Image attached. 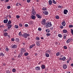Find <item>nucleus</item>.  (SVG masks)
<instances>
[{
	"label": "nucleus",
	"instance_id": "obj_1",
	"mask_svg": "<svg viewBox=\"0 0 73 73\" xmlns=\"http://www.w3.org/2000/svg\"><path fill=\"white\" fill-rule=\"evenodd\" d=\"M52 25V23H51V22H47L45 25V26L46 28H49V27H51Z\"/></svg>",
	"mask_w": 73,
	"mask_h": 73
},
{
	"label": "nucleus",
	"instance_id": "obj_2",
	"mask_svg": "<svg viewBox=\"0 0 73 73\" xmlns=\"http://www.w3.org/2000/svg\"><path fill=\"white\" fill-rule=\"evenodd\" d=\"M30 36V35L29 34H28L26 33H24L23 34V37H24V38H27L28 37H29Z\"/></svg>",
	"mask_w": 73,
	"mask_h": 73
},
{
	"label": "nucleus",
	"instance_id": "obj_3",
	"mask_svg": "<svg viewBox=\"0 0 73 73\" xmlns=\"http://www.w3.org/2000/svg\"><path fill=\"white\" fill-rule=\"evenodd\" d=\"M32 13L33 15L34 16H35L36 14V11H35V10L34 9H32Z\"/></svg>",
	"mask_w": 73,
	"mask_h": 73
},
{
	"label": "nucleus",
	"instance_id": "obj_4",
	"mask_svg": "<svg viewBox=\"0 0 73 73\" xmlns=\"http://www.w3.org/2000/svg\"><path fill=\"white\" fill-rule=\"evenodd\" d=\"M46 20L44 19H43L41 22L42 24L44 25L46 24Z\"/></svg>",
	"mask_w": 73,
	"mask_h": 73
},
{
	"label": "nucleus",
	"instance_id": "obj_5",
	"mask_svg": "<svg viewBox=\"0 0 73 73\" xmlns=\"http://www.w3.org/2000/svg\"><path fill=\"white\" fill-rule=\"evenodd\" d=\"M6 25L7 27H8V29H10V28H11V27H12V25H11V24L8 25V24H6Z\"/></svg>",
	"mask_w": 73,
	"mask_h": 73
},
{
	"label": "nucleus",
	"instance_id": "obj_6",
	"mask_svg": "<svg viewBox=\"0 0 73 73\" xmlns=\"http://www.w3.org/2000/svg\"><path fill=\"white\" fill-rule=\"evenodd\" d=\"M67 67H68V66L66 64H64L63 65V67L64 69H66L67 68Z\"/></svg>",
	"mask_w": 73,
	"mask_h": 73
},
{
	"label": "nucleus",
	"instance_id": "obj_7",
	"mask_svg": "<svg viewBox=\"0 0 73 73\" xmlns=\"http://www.w3.org/2000/svg\"><path fill=\"white\" fill-rule=\"evenodd\" d=\"M36 44L37 46H40V41H37L36 42Z\"/></svg>",
	"mask_w": 73,
	"mask_h": 73
},
{
	"label": "nucleus",
	"instance_id": "obj_8",
	"mask_svg": "<svg viewBox=\"0 0 73 73\" xmlns=\"http://www.w3.org/2000/svg\"><path fill=\"white\" fill-rule=\"evenodd\" d=\"M48 4L49 5H52V1L51 0H50L48 1Z\"/></svg>",
	"mask_w": 73,
	"mask_h": 73
},
{
	"label": "nucleus",
	"instance_id": "obj_9",
	"mask_svg": "<svg viewBox=\"0 0 73 73\" xmlns=\"http://www.w3.org/2000/svg\"><path fill=\"white\" fill-rule=\"evenodd\" d=\"M68 10L66 9H65L64 10V15H67V13H68Z\"/></svg>",
	"mask_w": 73,
	"mask_h": 73
},
{
	"label": "nucleus",
	"instance_id": "obj_10",
	"mask_svg": "<svg viewBox=\"0 0 73 73\" xmlns=\"http://www.w3.org/2000/svg\"><path fill=\"white\" fill-rule=\"evenodd\" d=\"M71 40H72V39H71V38L68 39L66 41V42L67 43H69L70 42V41H71Z\"/></svg>",
	"mask_w": 73,
	"mask_h": 73
},
{
	"label": "nucleus",
	"instance_id": "obj_11",
	"mask_svg": "<svg viewBox=\"0 0 73 73\" xmlns=\"http://www.w3.org/2000/svg\"><path fill=\"white\" fill-rule=\"evenodd\" d=\"M34 46H35V44H32V45H31L29 46V48L30 49H32L33 48Z\"/></svg>",
	"mask_w": 73,
	"mask_h": 73
},
{
	"label": "nucleus",
	"instance_id": "obj_12",
	"mask_svg": "<svg viewBox=\"0 0 73 73\" xmlns=\"http://www.w3.org/2000/svg\"><path fill=\"white\" fill-rule=\"evenodd\" d=\"M23 56V52H21L20 53V54L18 55V57L19 58H20L21 56Z\"/></svg>",
	"mask_w": 73,
	"mask_h": 73
},
{
	"label": "nucleus",
	"instance_id": "obj_13",
	"mask_svg": "<svg viewBox=\"0 0 73 73\" xmlns=\"http://www.w3.org/2000/svg\"><path fill=\"white\" fill-rule=\"evenodd\" d=\"M43 13L44 15H48V12L47 11H43Z\"/></svg>",
	"mask_w": 73,
	"mask_h": 73
},
{
	"label": "nucleus",
	"instance_id": "obj_14",
	"mask_svg": "<svg viewBox=\"0 0 73 73\" xmlns=\"http://www.w3.org/2000/svg\"><path fill=\"white\" fill-rule=\"evenodd\" d=\"M35 69L36 70H40V67L39 66H37L35 68Z\"/></svg>",
	"mask_w": 73,
	"mask_h": 73
},
{
	"label": "nucleus",
	"instance_id": "obj_15",
	"mask_svg": "<svg viewBox=\"0 0 73 73\" xmlns=\"http://www.w3.org/2000/svg\"><path fill=\"white\" fill-rule=\"evenodd\" d=\"M8 19H5L3 21V23H5V24H7V23H8Z\"/></svg>",
	"mask_w": 73,
	"mask_h": 73
},
{
	"label": "nucleus",
	"instance_id": "obj_16",
	"mask_svg": "<svg viewBox=\"0 0 73 73\" xmlns=\"http://www.w3.org/2000/svg\"><path fill=\"white\" fill-rule=\"evenodd\" d=\"M62 25H63V26H64V27H65V24H66V23H65V21H63L62 22Z\"/></svg>",
	"mask_w": 73,
	"mask_h": 73
},
{
	"label": "nucleus",
	"instance_id": "obj_17",
	"mask_svg": "<svg viewBox=\"0 0 73 73\" xmlns=\"http://www.w3.org/2000/svg\"><path fill=\"white\" fill-rule=\"evenodd\" d=\"M63 38H64V39H66V36H67V35H66V34H63Z\"/></svg>",
	"mask_w": 73,
	"mask_h": 73
},
{
	"label": "nucleus",
	"instance_id": "obj_18",
	"mask_svg": "<svg viewBox=\"0 0 73 73\" xmlns=\"http://www.w3.org/2000/svg\"><path fill=\"white\" fill-rule=\"evenodd\" d=\"M41 68L42 69H44L45 68V65L42 64L41 66Z\"/></svg>",
	"mask_w": 73,
	"mask_h": 73
},
{
	"label": "nucleus",
	"instance_id": "obj_19",
	"mask_svg": "<svg viewBox=\"0 0 73 73\" xmlns=\"http://www.w3.org/2000/svg\"><path fill=\"white\" fill-rule=\"evenodd\" d=\"M31 18L32 19H33V20H35V18H36V17H35V16L32 15L31 16Z\"/></svg>",
	"mask_w": 73,
	"mask_h": 73
},
{
	"label": "nucleus",
	"instance_id": "obj_20",
	"mask_svg": "<svg viewBox=\"0 0 73 73\" xmlns=\"http://www.w3.org/2000/svg\"><path fill=\"white\" fill-rule=\"evenodd\" d=\"M21 52H22L23 53V52H25V50L24 48H21Z\"/></svg>",
	"mask_w": 73,
	"mask_h": 73
},
{
	"label": "nucleus",
	"instance_id": "obj_21",
	"mask_svg": "<svg viewBox=\"0 0 73 73\" xmlns=\"http://www.w3.org/2000/svg\"><path fill=\"white\" fill-rule=\"evenodd\" d=\"M67 30L66 29H64L63 30V32L64 33H67Z\"/></svg>",
	"mask_w": 73,
	"mask_h": 73
},
{
	"label": "nucleus",
	"instance_id": "obj_22",
	"mask_svg": "<svg viewBox=\"0 0 73 73\" xmlns=\"http://www.w3.org/2000/svg\"><path fill=\"white\" fill-rule=\"evenodd\" d=\"M12 48H17V45L16 44H14L12 46Z\"/></svg>",
	"mask_w": 73,
	"mask_h": 73
},
{
	"label": "nucleus",
	"instance_id": "obj_23",
	"mask_svg": "<svg viewBox=\"0 0 73 73\" xmlns=\"http://www.w3.org/2000/svg\"><path fill=\"white\" fill-rule=\"evenodd\" d=\"M37 18H38V19H41V15L38 14H37Z\"/></svg>",
	"mask_w": 73,
	"mask_h": 73
},
{
	"label": "nucleus",
	"instance_id": "obj_24",
	"mask_svg": "<svg viewBox=\"0 0 73 73\" xmlns=\"http://www.w3.org/2000/svg\"><path fill=\"white\" fill-rule=\"evenodd\" d=\"M58 36L59 37H60V38H62V35L60 34H59L58 35Z\"/></svg>",
	"mask_w": 73,
	"mask_h": 73
},
{
	"label": "nucleus",
	"instance_id": "obj_25",
	"mask_svg": "<svg viewBox=\"0 0 73 73\" xmlns=\"http://www.w3.org/2000/svg\"><path fill=\"white\" fill-rule=\"evenodd\" d=\"M56 56H60V53L59 52H58L56 54Z\"/></svg>",
	"mask_w": 73,
	"mask_h": 73
},
{
	"label": "nucleus",
	"instance_id": "obj_26",
	"mask_svg": "<svg viewBox=\"0 0 73 73\" xmlns=\"http://www.w3.org/2000/svg\"><path fill=\"white\" fill-rule=\"evenodd\" d=\"M4 56V54L2 52L0 53V56Z\"/></svg>",
	"mask_w": 73,
	"mask_h": 73
},
{
	"label": "nucleus",
	"instance_id": "obj_27",
	"mask_svg": "<svg viewBox=\"0 0 73 73\" xmlns=\"http://www.w3.org/2000/svg\"><path fill=\"white\" fill-rule=\"evenodd\" d=\"M11 23H12V22L11 20H9L8 22V23L6 24L10 25Z\"/></svg>",
	"mask_w": 73,
	"mask_h": 73
},
{
	"label": "nucleus",
	"instance_id": "obj_28",
	"mask_svg": "<svg viewBox=\"0 0 73 73\" xmlns=\"http://www.w3.org/2000/svg\"><path fill=\"white\" fill-rule=\"evenodd\" d=\"M14 27L16 29H18L19 28V26L17 25H15Z\"/></svg>",
	"mask_w": 73,
	"mask_h": 73
},
{
	"label": "nucleus",
	"instance_id": "obj_29",
	"mask_svg": "<svg viewBox=\"0 0 73 73\" xmlns=\"http://www.w3.org/2000/svg\"><path fill=\"white\" fill-rule=\"evenodd\" d=\"M35 40H40V38H39V37L38 36V37H36V38H35Z\"/></svg>",
	"mask_w": 73,
	"mask_h": 73
},
{
	"label": "nucleus",
	"instance_id": "obj_30",
	"mask_svg": "<svg viewBox=\"0 0 73 73\" xmlns=\"http://www.w3.org/2000/svg\"><path fill=\"white\" fill-rule=\"evenodd\" d=\"M46 31L47 33H49L50 32V30L49 29H46Z\"/></svg>",
	"mask_w": 73,
	"mask_h": 73
},
{
	"label": "nucleus",
	"instance_id": "obj_31",
	"mask_svg": "<svg viewBox=\"0 0 73 73\" xmlns=\"http://www.w3.org/2000/svg\"><path fill=\"white\" fill-rule=\"evenodd\" d=\"M46 57H49V54L48 53H46Z\"/></svg>",
	"mask_w": 73,
	"mask_h": 73
},
{
	"label": "nucleus",
	"instance_id": "obj_32",
	"mask_svg": "<svg viewBox=\"0 0 73 73\" xmlns=\"http://www.w3.org/2000/svg\"><path fill=\"white\" fill-rule=\"evenodd\" d=\"M55 19H59V16L58 15H56L55 16Z\"/></svg>",
	"mask_w": 73,
	"mask_h": 73
},
{
	"label": "nucleus",
	"instance_id": "obj_33",
	"mask_svg": "<svg viewBox=\"0 0 73 73\" xmlns=\"http://www.w3.org/2000/svg\"><path fill=\"white\" fill-rule=\"evenodd\" d=\"M12 71L13 72L15 73L16 71V70H15V68H13L12 70Z\"/></svg>",
	"mask_w": 73,
	"mask_h": 73
},
{
	"label": "nucleus",
	"instance_id": "obj_34",
	"mask_svg": "<svg viewBox=\"0 0 73 73\" xmlns=\"http://www.w3.org/2000/svg\"><path fill=\"white\" fill-rule=\"evenodd\" d=\"M62 60L63 61H65L66 60V57L65 56H64L62 58Z\"/></svg>",
	"mask_w": 73,
	"mask_h": 73
},
{
	"label": "nucleus",
	"instance_id": "obj_35",
	"mask_svg": "<svg viewBox=\"0 0 73 73\" xmlns=\"http://www.w3.org/2000/svg\"><path fill=\"white\" fill-rule=\"evenodd\" d=\"M52 2L54 4H57V2L54 0H52Z\"/></svg>",
	"mask_w": 73,
	"mask_h": 73
},
{
	"label": "nucleus",
	"instance_id": "obj_36",
	"mask_svg": "<svg viewBox=\"0 0 73 73\" xmlns=\"http://www.w3.org/2000/svg\"><path fill=\"white\" fill-rule=\"evenodd\" d=\"M19 36H22V35H21V31H20L19 33Z\"/></svg>",
	"mask_w": 73,
	"mask_h": 73
},
{
	"label": "nucleus",
	"instance_id": "obj_37",
	"mask_svg": "<svg viewBox=\"0 0 73 73\" xmlns=\"http://www.w3.org/2000/svg\"><path fill=\"white\" fill-rule=\"evenodd\" d=\"M4 35L5 36H8V33H4Z\"/></svg>",
	"mask_w": 73,
	"mask_h": 73
},
{
	"label": "nucleus",
	"instance_id": "obj_38",
	"mask_svg": "<svg viewBox=\"0 0 73 73\" xmlns=\"http://www.w3.org/2000/svg\"><path fill=\"white\" fill-rule=\"evenodd\" d=\"M42 10L43 11H46V10H47L46 8L45 7H43L42 8Z\"/></svg>",
	"mask_w": 73,
	"mask_h": 73
},
{
	"label": "nucleus",
	"instance_id": "obj_39",
	"mask_svg": "<svg viewBox=\"0 0 73 73\" xmlns=\"http://www.w3.org/2000/svg\"><path fill=\"white\" fill-rule=\"evenodd\" d=\"M69 28H73V26L72 25H70L69 26Z\"/></svg>",
	"mask_w": 73,
	"mask_h": 73
},
{
	"label": "nucleus",
	"instance_id": "obj_40",
	"mask_svg": "<svg viewBox=\"0 0 73 73\" xmlns=\"http://www.w3.org/2000/svg\"><path fill=\"white\" fill-rule=\"evenodd\" d=\"M15 41H17V42H19V38H16Z\"/></svg>",
	"mask_w": 73,
	"mask_h": 73
},
{
	"label": "nucleus",
	"instance_id": "obj_41",
	"mask_svg": "<svg viewBox=\"0 0 73 73\" xmlns=\"http://www.w3.org/2000/svg\"><path fill=\"white\" fill-rule=\"evenodd\" d=\"M71 33L73 35V30L72 29H71Z\"/></svg>",
	"mask_w": 73,
	"mask_h": 73
},
{
	"label": "nucleus",
	"instance_id": "obj_42",
	"mask_svg": "<svg viewBox=\"0 0 73 73\" xmlns=\"http://www.w3.org/2000/svg\"><path fill=\"white\" fill-rule=\"evenodd\" d=\"M19 26L20 27H23V25L22 24H21V23H19Z\"/></svg>",
	"mask_w": 73,
	"mask_h": 73
},
{
	"label": "nucleus",
	"instance_id": "obj_43",
	"mask_svg": "<svg viewBox=\"0 0 73 73\" xmlns=\"http://www.w3.org/2000/svg\"><path fill=\"white\" fill-rule=\"evenodd\" d=\"M46 36H50V34L49 33H48L46 34Z\"/></svg>",
	"mask_w": 73,
	"mask_h": 73
},
{
	"label": "nucleus",
	"instance_id": "obj_44",
	"mask_svg": "<svg viewBox=\"0 0 73 73\" xmlns=\"http://www.w3.org/2000/svg\"><path fill=\"white\" fill-rule=\"evenodd\" d=\"M29 54L28 53H26L25 54V56H28Z\"/></svg>",
	"mask_w": 73,
	"mask_h": 73
},
{
	"label": "nucleus",
	"instance_id": "obj_45",
	"mask_svg": "<svg viewBox=\"0 0 73 73\" xmlns=\"http://www.w3.org/2000/svg\"><path fill=\"white\" fill-rule=\"evenodd\" d=\"M38 31H41L42 30V29H41V28L39 27L38 28Z\"/></svg>",
	"mask_w": 73,
	"mask_h": 73
},
{
	"label": "nucleus",
	"instance_id": "obj_46",
	"mask_svg": "<svg viewBox=\"0 0 73 73\" xmlns=\"http://www.w3.org/2000/svg\"><path fill=\"white\" fill-rule=\"evenodd\" d=\"M64 49H67V47H66V46H64Z\"/></svg>",
	"mask_w": 73,
	"mask_h": 73
},
{
	"label": "nucleus",
	"instance_id": "obj_47",
	"mask_svg": "<svg viewBox=\"0 0 73 73\" xmlns=\"http://www.w3.org/2000/svg\"><path fill=\"white\" fill-rule=\"evenodd\" d=\"M63 28L64 27L62 26H61L60 27V28L61 29H63Z\"/></svg>",
	"mask_w": 73,
	"mask_h": 73
},
{
	"label": "nucleus",
	"instance_id": "obj_48",
	"mask_svg": "<svg viewBox=\"0 0 73 73\" xmlns=\"http://www.w3.org/2000/svg\"><path fill=\"white\" fill-rule=\"evenodd\" d=\"M58 8H62V6L59 5L58 7Z\"/></svg>",
	"mask_w": 73,
	"mask_h": 73
},
{
	"label": "nucleus",
	"instance_id": "obj_49",
	"mask_svg": "<svg viewBox=\"0 0 73 73\" xmlns=\"http://www.w3.org/2000/svg\"><path fill=\"white\" fill-rule=\"evenodd\" d=\"M27 3H30V2H31V0H27Z\"/></svg>",
	"mask_w": 73,
	"mask_h": 73
},
{
	"label": "nucleus",
	"instance_id": "obj_50",
	"mask_svg": "<svg viewBox=\"0 0 73 73\" xmlns=\"http://www.w3.org/2000/svg\"><path fill=\"white\" fill-rule=\"evenodd\" d=\"M47 53H51V51H50L49 50H48L47 51Z\"/></svg>",
	"mask_w": 73,
	"mask_h": 73
},
{
	"label": "nucleus",
	"instance_id": "obj_51",
	"mask_svg": "<svg viewBox=\"0 0 73 73\" xmlns=\"http://www.w3.org/2000/svg\"><path fill=\"white\" fill-rule=\"evenodd\" d=\"M7 8H8V9H10V8H11V6H7Z\"/></svg>",
	"mask_w": 73,
	"mask_h": 73
},
{
	"label": "nucleus",
	"instance_id": "obj_52",
	"mask_svg": "<svg viewBox=\"0 0 73 73\" xmlns=\"http://www.w3.org/2000/svg\"><path fill=\"white\" fill-rule=\"evenodd\" d=\"M20 16L19 15H17L16 16V17L17 18V19H19V18H20Z\"/></svg>",
	"mask_w": 73,
	"mask_h": 73
},
{
	"label": "nucleus",
	"instance_id": "obj_53",
	"mask_svg": "<svg viewBox=\"0 0 73 73\" xmlns=\"http://www.w3.org/2000/svg\"><path fill=\"white\" fill-rule=\"evenodd\" d=\"M15 39H14V38H12L11 39V41H15Z\"/></svg>",
	"mask_w": 73,
	"mask_h": 73
},
{
	"label": "nucleus",
	"instance_id": "obj_54",
	"mask_svg": "<svg viewBox=\"0 0 73 73\" xmlns=\"http://www.w3.org/2000/svg\"><path fill=\"white\" fill-rule=\"evenodd\" d=\"M25 27H27L28 26V25L27 24H25Z\"/></svg>",
	"mask_w": 73,
	"mask_h": 73
},
{
	"label": "nucleus",
	"instance_id": "obj_55",
	"mask_svg": "<svg viewBox=\"0 0 73 73\" xmlns=\"http://www.w3.org/2000/svg\"><path fill=\"white\" fill-rule=\"evenodd\" d=\"M69 62H70V60H67V62L68 63H68H69Z\"/></svg>",
	"mask_w": 73,
	"mask_h": 73
},
{
	"label": "nucleus",
	"instance_id": "obj_56",
	"mask_svg": "<svg viewBox=\"0 0 73 73\" xmlns=\"http://www.w3.org/2000/svg\"><path fill=\"white\" fill-rule=\"evenodd\" d=\"M5 50L6 51H8V50H9V49H8V48H6L5 49Z\"/></svg>",
	"mask_w": 73,
	"mask_h": 73
},
{
	"label": "nucleus",
	"instance_id": "obj_57",
	"mask_svg": "<svg viewBox=\"0 0 73 73\" xmlns=\"http://www.w3.org/2000/svg\"><path fill=\"white\" fill-rule=\"evenodd\" d=\"M9 18L10 19H11V15H9Z\"/></svg>",
	"mask_w": 73,
	"mask_h": 73
},
{
	"label": "nucleus",
	"instance_id": "obj_58",
	"mask_svg": "<svg viewBox=\"0 0 73 73\" xmlns=\"http://www.w3.org/2000/svg\"><path fill=\"white\" fill-rule=\"evenodd\" d=\"M6 73H11V72H10V71H7L6 72Z\"/></svg>",
	"mask_w": 73,
	"mask_h": 73
},
{
	"label": "nucleus",
	"instance_id": "obj_59",
	"mask_svg": "<svg viewBox=\"0 0 73 73\" xmlns=\"http://www.w3.org/2000/svg\"><path fill=\"white\" fill-rule=\"evenodd\" d=\"M4 27V26H3V25H1V26H0V28H3Z\"/></svg>",
	"mask_w": 73,
	"mask_h": 73
},
{
	"label": "nucleus",
	"instance_id": "obj_60",
	"mask_svg": "<svg viewBox=\"0 0 73 73\" xmlns=\"http://www.w3.org/2000/svg\"><path fill=\"white\" fill-rule=\"evenodd\" d=\"M50 29H51V30H53V27L50 28Z\"/></svg>",
	"mask_w": 73,
	"mask_h": 73
},
{
	"label": "nucleus",
	"instance_id": "obj_61",
	"mask_svg": "<svg viewBox=\"0 0 73 73\" xmlns=\"http://www.w3.org/2000/svg\"><path fill=\"white\" fill-rule=\"evenodd\" d=\"M9 0H6L5 2H8V1H9Z\"/></svg>",
	"mask_w": 73,
	"mask_h": 73
},
{
	"label": "nucleus",
	"instance_id": "obj_62",
	"mask_svg": "<svg viewBox=\"0 0 73 73\" xmlns=\"http://www.w3.org/2000/svg\"><path fill=\"white\" fill-rule=\"evenodd\" d=\"M70 66H73V63L71 64Z\"/></svg>",
	"mask_w": 73,
	"mask_h": 73
},
{
	"label": "nucleus",
	"instance_id": "obj_63",
	"mask_svg": "<svg viewBox=\"0 0 73 73\" xmlns=\"http://www.w3.org/2000/svg\"><path fill=\"white\" fill-rule=\"evenodd\" d=\"M18 4H19V3H17V4H16V5L17 6H18Z\"/></svg>",
	"mask_w": 73,
	"mask_h": 73
},
{
	"label": "nucleus",
	"instance_id": "obj_64",
	"mask_svg": "<svg viewBox=\"0 0 73 73\" xmlns=\"http://www.w3.org/2000/svg\"><path fill=\"white\" fill-rule=\"evenodd\" d=\"M12 60H15V58H12Z\"/></svg>",
	"mask_w": 73,
	"mask_h": 73
}]
</instances>
